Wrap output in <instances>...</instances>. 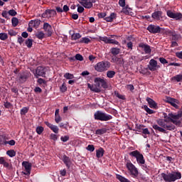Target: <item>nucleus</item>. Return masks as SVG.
Instances as JSON below:
<instances>
[{
	"mask_svg": "<svg viewBox=\"0 0 182 182\" xmlns=\"http://www.w3.org/2000/svg\"><path fill=\"white\" fill-rule=\"evenodd\" d=\"M120 48L113 47L110 48V53H112L113 56H117V55L120 53Z\"/></svg>",
	"mask_w": 182,
	"mask_h": 182,
	"instance_id": "nucleus-24",
	"label": "nucleus"
},
{
	"mask_svg": "<svg viewBox=\"0 0 182 182\" xmlns=\"http://www.w3.org/2000/svg\"><path fill=\"white\" fill-rule=\"evenodd\" d=\"M80 4L86 9H91L93 8V4H96V0H85V1H80Z\"/></svg>",
	"mask_w": 182,
	"mask_h": 182,
	"instance_id": "nucleus-13",
	"label": "nucleus"
},
{
	"mask_svg": "<svg viewBox=\"0 0 182 182\" xmlns=\"http://www.w3.org/2000/svg\"><path fill=\"white\" fill-rule=\"evenodd\" d=\"M100 41H102V42H105L107 44H112V45H118L120 46V43L119 41L112 39L110 38H107L106 36H100L99 37Z\"/></svg>",
	"mask_w": 182,
	"mask_h": 182,
	"instance_id": "nucleus-11",
	"label": "nucleus"
},
{
	"mask_svg": "<svg viewBox=\"0 0 182 182\" xmlns=\"http://www.w3.org/2000/svg\"><path fill=\"white\" fill-rule=\"evenodd\" d=\"M116 76V72L114 70H108L107 72V77H109V79H113Z\"/></svg>",
	"mask_w": 182,
	"mask_h": 182,
	"instance_id": "nucleus-31",
	"label": "nucleus"
},
{
	"mask_svg": "<svg viewBox=\"0 0 182 182\" xmlns=\"http://www.w3.org/2000/svg\"><path fill=\"white\" fill-rule=\"evenodd\" d=\"M117 18V14L115 13H111L109 16H107L104 18V21H106V22H113L114 19Z\"/></svg>",
	"mask_w": 182,
	"mask_h": 182,
	"instance_id": "nucleus-23",
	"label": "nucleus"
},
{
	"mask_svg": "<svg viewBox=\"0 0 182 182\" xmlns=\"http://www.w3.org/2000/svg\"><path fill=\"white\" fill-rule=\"evenodd\" d=\"M40 25H41V20H39V19L31 20L28 23V26L35 28V29H38V28H39Z\"/></svg>",
	"mask_w": 182,
	"mask_h": 182,
	"instance_id": "nucleus-18",
	"label": "nucleus"
},
{
	"mask_svg": "<svg viewBox=\"0 0 182 182\" xmlns=\"http://www.w3.org/2000/svg\"><path fill=\"white\" fill-rule=\"evenodd\" d=\"M110 66H112V64L110 63V62L107 60H102L97 63L94 66V69L95 70H96V72H99L100 73H102L103 72H106V70H109Z\"/></svg>",
	"mask_w": 182,
	"mask_h": 182,
	"instance_id": "nucleus-3",
	"label": "nucleus"
},
{
	"mask_svg": "<svg viewBox=\"0 0 182 182\" xmlns=\"http://www.w3.org/2000/svg\"><path fill=\"white\" fill-rule=\"evenodd\" d=\"M18 13H16V11H15L14 9H11L9 11V15H10L11 16H16Z\"/></svg>",
	"mask_w": 182,
	"mask_h": 182,
	"instance_id": "nucleus-48",
	"label": "nucleus"
},
{
	"mask_svg": "<svg viewBox=\"0 0 182 182\" xmlns=\"http://www.w3.org/2000/svg\"><path fill=\"white\" fill-rule=\"evenodd\" d=\"M36 38H38V39H40L41 41H42V39L45 38V33H43V31H38L36 33Z\"/></svg>",
	"mask_w": 182,
	"mask_h": 182,
	"instance_id": "nucleus-33",
	"label": "nucleus"
},
{
	"mask_svg": "<svg viewBox=\"0 0 182 182\" xmlns=\"http://www.w3.org/2000/svg\"><path fill=\"white\" fill-rule=\"evenodd\" d=\"M129 155L132 157H135V159H136L138 164L144 165V163H146V161L144 160V156L140 153V151L137 150L131 151Z\"/></svg>",
	"mask_w": 182,
	"mask_h": 182,
	"instance_id": "nucleus-4",
	"label": "nucleus"
},
{
	"mask_svg": "<svg viewBox=\"0 0 182 182\" xmlns=\"http://www.w3.org/2000/svg\"><path fill=\"white\" fill-rule=\"evenodd\" d=\"M107 14L106 13H99L98 14H97V16H98V18H103V19H105V18H106V16H107Z\"/></svg>",
	"mask_w": 182,
	"mask_h": 182,
	"instance_id": "nucleus-58",
	"label": "nucleus"
},
{
	"mask_svg": "<svg viewBox=\"0 0 182 182\" xmlns=\"http://www.w3.org/2000/svg\"><path fill=\"white\" fill-rule=\"evenodd\" d=\"M50 139H51V140H53L54 141H56V140H58V135L55 134H51L50 135Z\"/></svg>",
	"mask_w": 182,
	"mask_h": 182,
	"instance_id": "nucleus-57",
	"label": "nucleus"
},
{
	"mask_svg": "<svg viewBox=\"0 0 182 182\" xmlns=\"http://www.w3.org/2000/svg\"><path fill=\"white\" fill-rule=\"evenodd\" d=\"M79 43H86L87 45L88 43H90V39L87 37L82 38L79 41Z\"/></svg>",
	"mask_w": 182,
	"mask_h": 182,
	"instance_id": "nucleus-38",
	"label": "nucleus"
},
{
	"mask_svg": "<svg viewBox=\"0 0 182 182\" xmlns=\"http://www.w3.org/2000/svg\"><path fill=\"white\" fill-rule=\"evenodd\" d=\"M171 80L173 82H182V75L178 74L171 77Z\"/></svg>",
	"mask_w": 182,
	"mask_h": 182,
	"instance_id": "nucleus-29",
	"label": "nucleus"
},
{
	"mask_svg": "<svg viewBox=\"0 0 182 182\" xmlns=\"http://www.w3.org/2000/svg\"><path fill=\"white\" fill-rule=\"evenodd\" d=\"M60 92H62V93H65V92H67L68 87H66V84L65 82H63L62 86L60 87Z\"/></svg>",
	"mask_w": 182,
	"mask_h": 182,
	"instance_id": "nucleus-41",
	"label": "nucleus"
},
{
	"mask_svg": "<svg viewBox=\"0 0 182 182\" xmlns=\"http://www.w3.org/2000/svg\"><path fill=\"white\" fill-rule=\"evenodd\" d=\"M159 62H161V63H162V65H166V64L168 63V61L163 57L159 58Z\"/></svg>",
	"mask_w": 182,
	"mask_h": 182,
	"instance_id": "nucleus-51",
	"label": "nucleus"
},
{
	"mask_svg": "<svg viewBox=\"0 0 182 182\" xmlns=\"http://www.w3.org/2000/svg\"><path fill=\"white\" fill-rule=\"evenodd\" d=\"M8 33L10 35V36H16V35H18V33H16V31H14L13 29L9 30Z\"/></svg>",
	"mask_w": 182,
	"mask_h": 182,
	"instance_id": "nucleus-46",
	"label": "nucleus"
},
{
	"mask_svg": "<svg viewBox=\"0 0 182 182\" xmlns=\"http://www.w3.org/2000/svg\"><path fill=\"white\" fill-rule=\"evenodd\" d=\"M46 72H48L46 68L43 66H38L36 68V72L33 73V75L36 79L39 77H45V76H46Z\"/></svg>",
	"mask_w": 182,
	"mask_h": 182,
	"instance_id": "nucleus-6",
	"label": "nucleus"
},
{
	"mask_svg": "<svg viewBox=\"0 0 182 182\" xmlns=\"http://www.w3.org/2000/svg\"><path fill=\"white\" fill-rule=\"evenodd\" d=\"M114 96H116V97H118V99H121L122 100H126V97L123 95H120V93H119V92L117 91H114Z\"/></svg>",
	"mask_w": 182,
	"mask_h": 182,
	"instance_id": "nucleus-35",
	"label": "nucleus"
},
{
	"mask_svg": "<svg viewBox=\"0 0 182 182\" xmlns=\"http://www.w3.org/2000/svg\"><path fill=\"white\" fill-rule=\"evenodd\" d=\"M179 38H180V35H178V34H172V41H178Z\"/></svg>",
	"mask_w": 182,
	"mask_h": 182,
	"instance_id": "nucleus-54",
	"label": "nucleus"
},
{
	"mask_svg": "<svg viewBox=\"0 0 182 182\" xmlns=\"http://www.w3.org/2000/svg\"><path fill=\"white\" fill-rule=\"evenodd\" d=\"M166 15L168 18H172L173 19H176V21H180L182 19V14L181 13H174L171 11V10H168L166 11Z\"/></svg>",
	"mask_w": 182,
	"mask_h": 182,
	"instance_id": "nucleus-12",
	"label": "nucleus"
},
{
	"mask_svg": "<svg viewBox=\"0 0 182 182\" xmlns=\"http://www.w3.org/2000/svg\"><path fill=\"white\" fill-rule=\"evenodd\" d=\"M143 109L146 110V113H148L149 114H153L156 113V112L149 108L147 105H144Z\"/></svg>",
	"mask_w": 182,
	"mask_h": 182,
	"instance_id": "nucleus-37",
	"label": "nucleus"
},
{
	"mask_svg": "<svg viewBox=\"0 0 182 182\" xmlns=\"http://www.w3.org/2000/svg\"><path fill=\"white\" fill-rule=\"evenodd\" d=\"M18 43H19L20 46H22V43L25 42V39L22 38V36H18L17 39Z\"/></svg>",
	"mask_w": 182,
	"mask_h": 182,
	"instance_id": "nucleus-47",
	"label": "nucleus"
},
{
	"mask_svg": "<svg viewBox=\"0 0 182 182\" xmlns=\"http://www.w3.org/2000/svg\"><path fill=\"white\" fill-rule=\"evenodd\" d=\"M141 133H143L144 135L150 134V131H149V129L147 128H143Z\"/></svg>",
	"mask_w": 182,
	"mask_h": 182,
	"instance_id": "nucleus-60",
	"label": "nucleus"
},
{
	"mask_svg": "<svg viewBox=\"0 0 182 182\" xmlns=\"http://www.w3.org/2000/svg\"><path fill=\"white\" fill-rule=\"evenodd\" d=\"M112 60L114 63L117 65H124V60L122 58L114 56L112 58Z\"/></svg>",
	"mask_w": 182,
	"mask_h": 182,
	"instance_id": "nucleus-20",
	"label": "nucleus"
},
{
	"mask_svg": "<svg viewBox=\"0 0 182 182\" xmlns=\"http://www.w3.org/2000/svg\"><path fill=\"white\" fill-rule=\"evenodd\" d=\"M126 167L134 177H137L139 176V171L137 170V168H136L132 162H127Z\"/></svg>",
	"mask_w": 182,
	"mask_h": 182,
	"instance_id": "nucleus-8",
	"label": "nucleus"
},
{
	"mask_svg": "<svg viewBox=\"0 0 182 182\" xmlns=\"http://www.w3.org/2000/svg\"><path fill=\"white\" fill-rule=\"evenodd\" d=\"M64 77L65 79L70 80V79H73V77H75V76L73 75V74H70L69 73H67L64 75Z\"/></svg>",
	"mask_w": 182,
	"mask_h": 182,
	"instance_id": "nucleus-44",
	"label": "nucleus"
},
{
	"mask_svg": "<svg viewBox=\"0 0 182 182\" xmlns=\"http://www.w3.org/2000/svg\"><path fill=\"white\" fill-rule=\"evenodd\" d=\"M104 154H105V149H103V148H100L97 150H96V156L97 159H100L103 157Z\"/></svg>",
	"mask_w": 182,
	"mask_h": 182,
	"instance_id": "nucleus-26",
	"label": "nucleus"
},
{
	"mask_svg": "<svg viewBox=\"0 0 182 182\" xmlns=\"http://www.w3.org/2000/svg\"><path fill=\"white\" fill-rule=\"evenodd\" d=\"M77 12H79V14H83V12L85 11V8H83V6H81L80 5L77 4Z\"/></svg>",
	"mask_w": 182,
	"mask_h": 182,
	"instance_id": "nucleus-49",
	"label": "nucleus"
},
{
	"mask_svg": "<svg viewBox=\"0 0 182 182\" xmlns=\"http://www.w3.org/2000/svg\"><path fill=\"white\" fill-rule=\"evenodd\" d=\"M75 60H80V62H82L83 60V55L80 54H76Z\"/></svg>",
	"mask_w": 182,
	"mask_h": 182,
	"instance_id": "nucleus-50",
	"label": "nucleus"
},
{
	"mask_svg": "<svg viewBox=\"0 0 182 182\" xmlns=\"http://www.w3.org/2000/svg\"><path fill=\"white\" fill-rule=\"evenodd\" d=\"M162 15H163V11H157L154 12L151 14V16H152L153 19H155L156 21H160Z\"/></svg>",
	"mask_w": 182,
	"mask_h": 182,
	"instance_id": "nucleus-21",
	"label": "nucleus"
},
{
	"mask_svg": "<svg viewBox=\"0 0 182 182\" xmlns=\"http://www.w3.org/2000/svg\"><path fill=\"white\" fill-rule=\"evenodd\" d=\"M127 48H128V50H133V43L129 41L127 43Z\"/></svg>",
	"mask_w": 182,
	"mask_h": 182,
	"instance_id": "nucleus-52",
	"label": "nucleus"
},
{
	"mask_svg": "<svg viewBox=\"0 0 182 182\" xmlns=\"http://www.w3.org/2000/svg\"><path fill=\"white\" fill-rule=\"evenodd\" d=\"M147 31H149L150 33H161V31H163V28H161L159 26L151 24L148 26Z\"/></svg>",
	"mask_w": 182,
	"mask_h": 182,
	"instance_id": "nucleus-10",
	"label": "nucleus"
},
{
	"mask_svg": "<svg viewBox=\"0 0 182 182\" xmlns=\"http://www.w3.org/2000/svg\"><path fill=\"white\" fill-rule=\"evenodd\" d=\"M55 120L56 123H60V122H62V118L60 117V115L55 114Z\"/></svg>",
	"mask_w": 182,
	"mask_h": 182,
	"instance_id": "nucleus-55",
	"label": "nucleus"
},
{
	"mask_svg": "<svg viewBox=\"0 0 182 182\" xmlns=\"http://www.w3.org/2000/svg\"><path fill=\"white\" fill-rule=\"evenodd\" d=\"M46 12H48V15H50V16H56L57 15L56 10L55 9H47Z\"/></svg>",
	"mask_w": 182,
	"mask_h": 182,
	"instance_id": "nucleus-40",
	"label": "nucleus"
},
{
	"mask_svg": "<svg viewBox=\"0 0 182 182\" xmlns=\"http://www.w3.org/2000/svg\"><path fill=\"white\" fill-rule=\"evenodd\" d=\"M62 160L66 167H68V168H70V166H72V161L70 160V158L66 155H63Z\"/></svg>",
	"mask_w": 182,
	"mask_h": 182,
	"instance_id": "nucleus-19",
	"label": "nucleus"
},
{
	"mask_svg": "<svg viewBox=\"0 0 182 182\" xmlns=\"http://www.w3.org/2000/svg\"><path fill=\"white\" fill-rule=\"evenodd\" d=\"M36 132L37 134H42L43 133V127H37Z\"/></svg>",
	"mask_w": 182,
	"mask_h": 182,
	"instance_id": "nucleus-45",
	"label": "nucleus"
},
{
	"mask_svg": "<svg viewBox=\"0 0 182 182\" xmlns=\"http://www.w3.org/2000/svg\"><path fill=\"white\" fill-rule=\"evenodd\" d=\"M161 176L165 182H174L181 178V173L178 171H173L172 173H162Z\"/></svg>",
	"mask_w": 182,
	"mask_h": 182,
	"instance_id": "nucleus-2",
	"label": "nucleus"
},
{
	"mask_svg": "<svg viewBox=\"0 0 182 182\" xmlns=\"http://www.w3.org/2000/svg\"><path fill=\"white\" fill-rule=\"evenodd\" d=\"M95 120H100L101 122H107L112 119V115L106 114H95Z\"/></svg>",
	"mask_w": 182,
	"mask_h": 182,
	"instance_id": "nucleus-15",
	"label": "nucleus"
},
{
	"mask_svg": "<svg viewBox=\"0 0 182 182\" xmlns=\"http://www.w3.org/2000/svg\"><path fill=\"white\" fill-rule=\"evenodd\" d=\"M94 82L95 83V86L97 88L100 89V90L102 89V87L103 89H107V87H109L107 85V82H106V80H105L103 78H100L99 77H95Z\"/></svg>",
	"mask_w": 182,
	"mask_h": 182,
	"instance_id": "nucleus-5",
	"label": "nucleus"
},
{
	"mask_svg": "<svg viewBox=\"0 0 182 182\" xmlns=\"http://www.w3.org/2000/svg\"><path fill=\"white\" fill-rule=\"evenodd\" d=\"M6 155L9 157H15L16 156V152L14 149H11L6 151Z\"/></svg>",
	"mask_w": 182,
	"mask_h": 182,
	"instance_id": "nucleus-36",
	"label": "nucleus"
},
{
	"mask_svg": "<svg viewBox=\"0 0 182 182\" xmlns=\"http://www.w3.org/2000/svg\"><path fill=\"white\" fill-rule=\"evenodd\" d=\"M107 132V129L102 128V129H97L95 131V134L102 135V134H105V133H106Z\"/></svg>",
	"mask_w": 182,
	"mask_h": 182,
	"instance_id": "nucleus-32",
	"label": "nucleus"
},
{
	"mask_svg": "<svg viewBox=\"0 0 182 182\" xmlns=\"http://www.w3.org/2000/svg\"><path fill=\"white\" fill-rule=\"evenodd\" d=\"M144 127V125L143 124H136L135 129H136V132H141L143 131V129Z\"/></svg>",
	"mask_w": 182,
	"mask_h": 182,
	"instance_id": "nucleus-43",
	"label": "nucleus"
},
{
	"mask_svg": "<svg viewBox=\"0 0 182 182\" xmlns=\"http://www.w3.org/2000/svg\"><path fill=\"white\" fill-rule=\"evenodd\" d=\"M87 150H88L89 151H95V146L88 145L87 147Z\"/></svg>",
	"mask_w": 182,
	"mask_h": 182,
	"instance_id": "nucleus-63",
	"label": "nucleus"
},
{
	"mask_svg": "<svg viewBox=\"0 0 182 182\" xmlns=\"http://www.w3.org/2000/svg\"><path fill=\"white\" fill-rule=\"evenodd\" d=\"M25 45L28 48V49H31L33 45V40L31 38H28L25 41Z\"/></svg>",
	"mask_w": 182,
	"mask_h": 182,
	"instance_id": "nucleus-28",
	"label": "nucleus"
},
{
	"mask_svg": "<svg viewBox=\"0 0 182 182\" xmlns=\"http://www.w3.org/2000/svg\"><path fill=\"white\" fill-rule=\"evenodd\" d=\"M149 70L151 72H156L157 69H160V65L157 64V60L154 59H151L149 60V65H147Z\"/></svg>",
	"mask_w": 182,
	"mask_h": 182,
	"instance_id": "nucleus-9",
	"label": "nucleus"
},
{
	"mask_svg": "<svg viewBox=\"0 0 182 182\" xmlns=\"http://www.w3.org/2000/svg\"><path fill=\"white\" fill-rule=\"evenodd\" d=\"M54 133H59V128H58V126L53 125V127L50 129Z\"/></svg>",
	"mask_w": 182,
	"mask_h": 182,
	"instance_id": "nucleus-53",
	"label": "nucleus"
},
{
	"mask_svg": "<svg viewBox=\"0 0 182 182\" xmlns=\"http://www.w3.org/2000/svg\"><path fill=\"white\" fill-rule=\"evenodd\" d=\"M146 102H148L149 106L151 107V109H159V105L153 99L147 97Z\"/></svg>",
	"mask_w": 182,
	"mask_h": 182,
	"instance_id": "nucleus-17",
	"label": "nucleus"
},
{
	"mask_svg": "<svg viewBox=\"0 0 182 182\" xmlns=\"http://www.w3.org/2000/svg\"><path fill=\"white\" fill-rule=\"evenodd\" d=\"M0 39L1 41H6L8 39V34L6 33H1Z\"/></svg>",
	"mask_w": 182,
	"mask_h": 182,
	"instance_id": "nucleus-42",
	"label": "nucleus"
},
{
	"mask_svg": "<svg viewBox=\"0 0 182 182\" xmlns=\"http://www.w3.org/2000/svg\"><path fill=\"white\" fill-rule=\"evenodd\" d=\"M116 177L117 180H119L121 182H130V181L126 179V178L122 176L121 175L117 174Z\"/></svg>",
	"mask_w": 182,
	"mask_h": 182,
	"instance_id": "nucleus-39",
	"label": "nucleus"
},
{
	"mask_svg": "<svg viewBox=\"0 0 182 182\" xmlns=\"http://www.w3.org/2000/svg\"><path fill=\"white\" fill-rule=\"evenodd\" d=\"M139 48H141L142 49H144V51L146 54L151 53V48H150V46H149L144 43H140L139 44Z\"/></svg>",
	"mask_w": 182,
	"mask_h": 182,
	"instance_id": "nucleus-16",
	"label": "nucleus"
},
{
	"mask_svg": "<svg viewBox=\"0 0 182 182\" xmlns=\"http://www.w3.org/2000/svg\"><path fill=\"white\" fill-rule=\"evenodd\" d=\"M28 108L27 107H23L21 109V114H26L28 113Z\"/></svg>",
	"mask_w": 182,
	"mask_h": 182,
	"instance_id": "nucleus-61",
	"label": "nucleus"
},
{
	"mask_svg": "<svg viewBox=\"0 0 182 182\" xmlns=\"http://www.w3.org/2000/svg\"><path fill=\"white\" fill-rule=\"evenodd\" d=\"M176 58H178L179 59H182V51L176 52Z\"/></svg>",
	"mask_w": 182,
	"mask_h": 182,
	"instance_id": "nucleus-64",
	"label": "nucleus"
},
{
	"mask_svg": "<svg viewBox=\"0 0 182 182\" xmlns=\"http://www.w3.org/2000/svg\"><path fill=\"white\" fill-rule=\"evenodd\" d=\"M23 167L25 168V170L27 171V174H31V170L32 169V164L28 161H23L22 163Z\"/></svg>",
	"mask_w": 182,
	"mask_h": 182,
	"instance_id": "nucleus-22",
	"label": "nucleus"
},
{
	"mask_svg": "<svg viewBox=\"0 0 182 182\" xmlns=\"http://www.w3.org/2000/svg\"><path fill=\"white\" fill-rule=\"evenodd\" d=\"M87 86L89 87V89H90V90H92V92H95V93H100V89L97 88V87L95 85H92L90 84H87Z\"/></svg>",
	"mask_w": 182,
	"mask_h": 182,
	"instance_id": "nucleus-27",
	"label": "nucleus"
},
{
	"mask_svg": "<svg viewBox=\"0 0 182 182\" xmlns=\"http://www.w3.org/2000/svg\"><path fill=\"white\" fill-rule=\"evenodd\" d=\"M181 114H168L165 115L164 119H157L156 123L159 125L154 124L152 127L154 129V130H158V132H160V133H166V130H176V126H181ZM174 124L176 126H174Z\"/></svg>",
	"mask_w": 182,
	"mask_h": 182,
	"instance_id": "nucleus-1",
	"label": "nucleus"
},
{
	"mask_svg": "<svg viewBox=\"0 0 182 182\" xmlns=\"http://www.w3.org/2000/svg\"><path fill=\"white\" fill-rule=\"evenodd\" d=\"M43 30L46 33V36L48 38H50V36H52V33H53V30H52V26H50L49 23H44Z\"/></svg>",
	"mask_w": 182,
	"mask_h": 182,
	"instance_id": "nucleus-14",
	"label": "nucleus"
},
{
	"mask_svg": "<svg viewBox=\"0 0 182 182\" xmlns=\"http://www.w3.org/2000/svg\"><path fill=\"white\" fill-rule=\"evenodd\" d=\"M30 76H31V73L21 72L18 75L16 80L18 83L22 85L25 83V82H26L28 79H29Z\"/></svg>",
	"mask_w": 182,
	"mask_h": 182,
	"instance_id": "nucleus-7",
	"label": "nucleus"
},
{
	"mask_svg": "<svg viewBox=\"0 0 182 182\" xmlns=\"http://www.w3.org/2000/svg\"><path fill=\"white\" fill-rule=\"evenodd\" d=\"M60 140L63 141V143H66L69 140V136H61Z\"/></svg>",
	"mask_w": 182,
	"mask_h": 182,
	"instance_id": "nucleus-59",
	"label": "nucleus"
},
{
	"mask_svg": "<svg viewBox=\"0 0 182 182\" xmlns=\"http://www.w3.org/2000/svg\"><path fill=\"white\" fill-rule=\"evenodd\" d=\"M82 38V35L79 33H74L71 35V41H77V39H80Z\"/></svg>",
	"mask_w": 182,
	"mask_h": 182,
	"instance_id": "nucleus-30",
	"label": "nucleus"
},
{
	"mask_svg": "<svg viewBox=\"0 0 182 182\" xmlns=\"http://www.w3.org/2000/svg\"><path fill=\"white\" fill-rule=\"evenodd\" d=\"M8 14H9V11H3L1 15H2L3 18H5L6 19H8L9 18H8Z\"/></svg>",
	"mask_w": 182,
	"mask_h": 182,
	"instance_id": "nucleus-62",
	"label": "nucleus"
},
{
	"mask_svg": "<svg viewBox=\"0 0 182 182\" xmlns=\"http://www.w3.org/2000/svg\"><path fill=\"white\" fill-rule=\"evenodd\" d=\"M168 103H170L171 106L175 107V109H178V105H177V103H178V100L174 98H170Z\"/></svg>",
	"mask_w": 182,
	"mask_h": 182,
	"instance_id": "nucleus-25",
	"label": "nucleus"
},
{
	"mask_svg": "<svg viewBox=\"0 0 182 182\" xmlns=\"http://www.w3.org/2000/svg\"><path fill=\"white\" fill-rule=\"evenodd\" d=\"M37 82L39 85H46V81L43 78H38Z\"/></svg>",
	"mask_w": 182,
	"mask_h": 182,
	"instance_id": "nucleus-56",
	"label": "nucleus"
},
{
	"mask_svg": "<svg viewBox=\"0 0 182 182\" xmlns=\"http://www.w3.org/2000/svg\"><path fill=\"white\" fill-rule=\"evenodd\" d=\"M11 23H12L13 26L15 28V27L18 26V25L19 23V20L16 17H13L11 18Z\"/></svg>",
	"mask_w": 182,
	"mask_h": 182,
	"instance_id": "nucleus-34",
	"label": "nucleus"
}]
</instances>
